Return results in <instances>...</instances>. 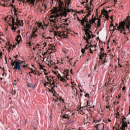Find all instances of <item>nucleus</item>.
I'll return each instance as SVG.
<instances>
[{
  "instance_id": "30",
  "label": "nucleus",
  "mask_w": 130,
  "mask_h": 130,
  "mask_svg": "<svg viewBox=\"0 0 130 130\" xmlns=\"http://www.w3.org/2000/svg\"><path fill=\"white\" fill-rule=\"evenodd\" d=\"M85 51H86V50L85 49H81V52L82 54H84V53H85Z\"/></svg>"
},
{
  "instance_id": "63",
  "label": "nucleus",
  "mask_w": 130,
  "mask_h": 130,
  "mask_svg": "<svg viewBox=\"0 0 130 130\" xmlns=\"http://www.w3.org/2000/svg\"><path fill=\"white\" fill-rule=\"evenodd\" d=\"M25 63V61H21V63Z\"/></svg>"
},
{
  "instance_id": "10",
  "label": "nucleus",
  "mask_w": 130,
  "mask_h": 130,
  "mask_svg": "<svg viewBox=\"0 0 130 130\" xmlns=\"http://www.w3.org/2000/svg\"><path fill=\"white\" fill-rule=\"evenodd\" d=\"M86 110H88V109L86 108V107L83 106L82 107H81L79 109V113L83 115V114H85V111Z\"/></svg>"
},
{
  "instance_id": "22",
  "label": "nucleus",
  "mask_w": 130,
  "mask_h": 130,
  "mask_svg": "<svg viewBox=\"0 0 130 130\" xmlns=\"http://www.w3.org/2000/svg\"><path fill=\"white\" fill-rule=\"evenodd\" d=\"M49 92H51L53 94V96H55V94H54V92H55V90H54V88L52 87L51 89L49 90Z\"/></svg>"
},
{
  "instance_id": "58",
  "label": "nucleus",
  "mask_w": 130,
  "mask_h": 130,
  "mask_svg": "<svg viewBox=\"0 0 130 130\" xmlns=\"http://www.w3.org/2000/svg\"><path fill=\"white\" fill-rule=\"evenodd\" d=\"M3 55V52H0V56H2Z\"/></svg>"
},
{
  "instance_id": "48",
  "label": "nucleus",
  "mask_w": 130,
  "mask_h": 130,
  "mask_svg": "<svg viewBox=\"0 0 130 130\" xmlns=\"http://www.w3.org/2000/svg\"><path fill=\"white\" fill-rule=\"evenodd\" d=\"M16 47H17V44L14 45L13 46V48H15Z\"/></svg>"
},
{
  "instance_id": "40",
  "label": "nucleus",
  "mask_w": 130,
  "mask_h": 130,
  "mask_svg": "<svg viewBox=\"0 0 130 130\" xmlns=\"http://www.w3.org/2000/svg\"><path fill=\"white\" fill-rule=\"evenodd\" d=\"M49 85H51V82H49H49H47V85H48V86H49Z\"/></svg>"
},
{
  "instance_id": "61",
  "label": "nucleus",
  "mask_w": 130,
  "mask_h": 130,
  "mask_svg": "<svg viewBox=\"0 0 130 130\" xmlns=\"http://www.w3.org/2000/svg\"><path fill=\"white\" fill-rule=\"evenodd\" d=\"M110 19H111V20H112V19H113V16H111V17H110Z\"/></svg>"
},
{
  "instance_id": "14",
  "label": "nucleus",
  "mask_w": 130,
  "mask_h": 130,
  "mask_svg": "<svg viewBox=\"0 0 130 130\" xmlns=\"http://www.w3.org/2000/svg\"><path fill=\"white\" fill-rule=\"evenodd\" d=\"M99 125H100V126H101V127H103V128H102V129H104V123H101V124H96V125H95V128H96V130H98V127L99 126Z\"/></svg>"
},
{
  "instance_id": "39",
  "label": "nucleus",
  "mask_w": 130,
  "mask_h": 130,
  "mask_svg": "<svg viewBox=\"0 0 130 130\" xmlns=\"http://www.w3.org/2000/svg\"><path fill=\"white\" fill-rule=\"evenodd\" d=\"M13 11H14V13H15V14H16V13H17V9H16V8H14Z\"/></svg>"
},
{
  "instance_id": "13",
  "label": "nucleus",
  "mask_w": 130,
  "mask_h": 130,
  "mask_svg": "<svg viewBox=\"0 0 130 130\" xmlns=\"http://www.w3.org/2000/svg\"><path fill=\"white\" fill-rule=\"evenodd\" d=\"M102 15H104V16H106V15H108V12L105 9H104V11L102 10V14L100 16V18H102Z\"/></svg>"
},
{
  "instance_id": "32",
  "label": "nucleus",
  "mask_w": 130,
  "mask_h": 130,
  "mask_svg": "<svg viewBox=\"0 0 130 130\" xmlns=\"http://www.w3.org/2000/svg\"><path fill=\"white\" fill-rule=\"evenodd\" d=\"M11 94H12V95H15L16 94V91L12 90L11 92Z\"/></svg>"
},
{
  "instance_id": "62",
  "label": "nucleus",
  "mask_w": 130,
  "mask_h": 130,
  "mask_svg": "<svg viewBox=\"0 0 130 130\" xmlns=\"http://www.w3.org/2000/svg\"><path fill=\"white\" fill-rule=\"evenodd\" d=\"M88 0H86L85 2V3L88 4Z\"/></svg>"
},
{
  "instance_id": "52",
  "label": "nucleus",
  "mask_w": 130,
  "mask_h": 130,
  "mask_svg": "<svg viewBox=\"0 0 130 130\" xmlns=\"http://www.w3.org/2000/svg\"><path fill=\"white\" fill-rule=\"evenodd\" d=\"M77 95H78V92H76L75 93H74V96H77Z\"/></svg>"
},
{
  "instance_id": "31",
  "label": "nucleus",
  "mask_w": 130,
  "mask_h": 130,
  "mask_svg": "<svg viewBox=\"0 0 130 130\" xmlns=\"http://www.w3.org/2000/svg\"><path fill=\"white\" fill-rule=\"evenodd\" d=\"M99 67V64H96L94 66V70L96 71V69H97V67Z\"/></svg>"
},
{
  "instance_id": "45",
  "label": "nucleus",
  "mask_w": 130,
  "mask_h": 130,
  "mask_svg": "<svg viewBox=\"0 0 130 130\" xmlns=\"http://www.w3.org/2000/svg\"><path fill=\"white\" fill-rule=\"evenodd\" d=\"M111 26H110V28L111 29V27H114V24L113 23H111V25H110Z\"/></svg>"
},
{
  "instance_id": "6",
  "label": "nucleus",
  "mask_w": 130,
  "mask_h": 130,
  "mask_svg": "<svg viewBox=\"0 0 130 130\" xmlns=\"http://www.w3.org/2000/svg\"><path fill=\"white\" fill-rule=\"evenodd\" d=\"M57 3L58 4V7L59 8H57L58 12H59L60 13H62L63 8L64 7V4L63 3V2L61 1V0H58Z\"/></svg>"
},
{
  "instance_id": "59",
  "label": "nucleus",
  "mask_w": 130,
  "mask_h": 130,
  "mask_svg": "<svg viewBox=\"0 0 130 130\" xmlns=\"http://www.w3.org/2000/svg\"><path fill=\"white\" fill-rule=\"evenodd\" d=\"M90 53H93V52L92 51V50L91 49H90Z\"/></svg>"
},
{
  "instance_id": "21",
  "label": "nucleus",
  "mask_w": 130,
  "mask_h": 130,
  "mask_svg": "<svg viewBox=\"0 0 130 130\" xmlns=\"http://www.w3.org/2000/svg\"><path fill=\"white\" fill-rule=\"evenodd\" d=\"M96 19L93 18V15L92 17V20L89 19V23L90 24H95V21Z\"/></svg>"
},
{
  "instance_id": "41",
  "label": "nucleus",
  "mask_w": 130,
  "mask_h": 130,
  "mask_svg": "<svg viewBox=\"0 0 130 130\" xmlns=\"http://www.w3.org/2000/svg\"><path fill=\"white\" fill-rule=\"evenodd\" d=\"M77 20H78V21H79V22H80V23H82V20L80 19V18H79V17L77 18Z\"/></svg>"
},
{
  "instance_id": "42",
  "label": "nucleus",
  "mask_w": 130,
  "mask_h": 130,
  "mask_svg": "<svg viewBox=\"0 0 130 130\" xmlns=\"http://www.w3.org/2000/svg\"><path fill=\"white\" fill-rule=\"evenodd\" d=\"M85 97H87V98H88V97H89V94L86 93V94H85Z\"/></svg>"
},
{
  "instance_id": "38",
  "label": "nucleus",
  "mask_w": 130,
  "mask_h": 130,
  "mask_svg": "<svg viewBox=\"0 0 130 130\" xmlns=\"http://www.w3.org/2000/svg\"><path fill=\"white\" fill-rule=\"evenodd\" d=\"M105 18L107 19V20H109V17H108V15H106L105 16Z\"/></svg>"
},
{
  "instance_id": "47",
  "label": "nucleus",
  "mask_w": 130,
  "mask_h": 130,
  "mask_svg": "<svg viewBox=\"0 0 130 130\" xmlns=\"http://www.w3.org/2000/svg\"><path fill=\"white\" fill-rule=\"evenodd\" d=\"M122 91H124L125 90V86H123L122 88Z\"/></svg>"
},
{
  "instance_id": "37",
  "label": "nucleus",
  "mask_w": 130,
  "mask_h": 130,
  "mask_svg": "<svg viewBox=\"0 0 130 130\" xmlns=\"http://www.w3.org/2000/svg\"><path fill=\"white\" fill-rule=\"evenodd\" d=\"M42 37L45 38V32H43L42 35Z\"/></svg>"
},
{
  "instance_id": "19",
  "label": "nucleus",
  "mask_w": 130,
  "mask_h": 130,
  "mask_svg": "<svg viewBox=\"0 0 130 130\" xmlns=\"http://www.w3.org/2000/svg\"><path fill=\"white\" fill-rule=\"evenodd\" d=\"M31 70L32 71L30 72H29V75L30 77H32V75H31V74H34L35 75H36L37 73H36V72H35V70H33V69H31Z\"/></svg>"
},
{
  "instance_id": "1",
  "label": "nucleus",
  "mask_w": 130,
  "mask_h": 130,
  "mask_svg": "<svg viewBox=\"0 0 130 130\" xmlns=\"http://www.w3.org/2000/svg\"><path fill=\"white\" fill-rule=\"evenodd\" d=\"M84 28H86V29H84L83 31H85V35L83 37V39L84 40H86V43L88 44L86 46V48L88 49V46H89V41L91 39V36L90 33H92L90 30H91V27H92V25L89 23V21L87 22H86V25L84 24L83 25Z\"/></svg>"
},
{
  "instance_id": "34",
  "label": "nucleus",
  "mask_w": 130,
  "mask_h": 130,
  "mask_svg": "<svg viewBox=\"0 0 130 130\" xmlns=\"http://www.w3.org/2000/svg\"><path fill=\"white\" fill-rule=\"evenodd\" d=\"M49 63L51 65V66H53V64H55V63L53 62V61H49Z\"/></svg>"
},
{
  "instance_id": "18",
  "label": "nucleus",
  "mask_w": 130,
  "mask_h": 130,
  "mask_svg": "<svg viewBox=\"0 0 130 130\" xmlns=\"http://www.w3.org/2000/svg\"><path fill=\"white\" fill-rule=\"evenodd\" d=\"M20 61L18 60V59H16L14 61V60H12L11 64L12 66H15V63H17V62H20Z\"/></svg>"
},
{
  "instance_id": "28",
  "label": "nucleus",
  "mask_w": 130,
  "mask_h": 130,
  "mask_svg": "<svg viewBox=\"0 0 130 130\" xmlns=\"http://www.w3.org/2000/svg\"><path fill=\"white\" fill-rule=\"evenodd\" d=\"M60 26L61 25H60V26H58L57 24H54V27L56 28V30H58V29H59V28H60Z\"/></svg>"
},
{
  "instance_id": "16",
  "label": "nucleus",
  "mask_w": 130,
  "mask_h": 130,
  "mask_svg": "<svg viewBox=\"0 0 130 130\" xmlns=\"http://www.w3.org/2000/svg\"><path fill=\"white\" fill-rule=\"evenodd\" d=\"M70 117H71V115H70V114L68 112H66L63 116V118L68 119H70Z\"/></svg>"
},
{
  "instance_id": "54",
  "label": "nucleus",
  "mask_w": 130,
  "mask_h": 130,
  "mask_svg": "<svg viewBox=\"0 0 130 130\" xmlns=\"http://www.w3.org/2000/svg\"><path fill=\"white\" fill-rule=\"evenodd\" d=\"M85 4H86V2L85 1L82 3V5H85Z\"/></svg>"
},
{
  "instance_id": "64",
  "label": "nucleus",
  "mask_w": 130,
  "mask_h": 130,
  "mask_svg": "<svg viewBox=\"0 0 130 130\" xmlns=\"http://www.w3.org/2000/svg\"><path fill=\"white\" fill-rule=\"evenodd\" d=\"M5 60H6V62H7V56H5Z\"/></svg>"
},
{
  "instance_id": "2",
  "label": "nucleus",
  "mask_w": 130,
  "mask_h": 130,
  "mask_svg": "<svg viewBox=\"0 0 130 130\" xmlns=\"http://www.w3.org/2000/svg\"><path fill=\"white\" fill-rule=\"evenodd\" d=\"M47 25H46V26L43 27V25H42V23L41 22H37V24L36 25L35 27L34 28V30H32V32H31L30 36L29 38V45H31V41L32 40V38H36L38 36L37 35V34H36V31L39 28H42L43 30H44L45 29H46Z\"/></svg>"
},
{
  "instance_id": "9",
  "label": "nucleus",
  "mask_w": 130,
  "mask_h": 130,
  "mask_svg": "<svg viewBox=\"0 0 130 130\" xmlns=\"http://www.w3.org/2000/svg\"><path fill=\"white\" fill-rule=\"evenodd\" d=\"M11 19H12V30H16V27H15V25H16V23L15 22V19L13 18L12 16L9 17V22H11Z\"/></svg>"
},
{
  "instance_id": "35",
  "label": "nucleus",
  "mask_w": 130,
  "mask_h": 130,
  "mask_svg": "<svg viewBox=\"0 0 130 130\" xmlns=\"http://www.w3.org/2000/svg\"><path fill=\"white\" fill-rule=\"evenodd\" d=\"M52 85H55V82H54V81H53L52 83V84H51H51L49 86V87H51V86Z\"/></svg>"
},
{
  "instance_id": "25",
  "label": "nucleus",
  "mask_w": 130,
  "mask_h": 130,
  "mask_svg": "<svg viewBox=\"0 0 130 130\" xmlns=\"http://www.w3.org/2000/svg\"><path fill=\"white\" fill-rule=\"evenodd\" d=\"M101 26V21L100 20V19H98V27H100Z\"/></svg>"
},
{
  "instance_id": "5",
  "label": "nucleus",
  "mask_w": 130,
  "mask_h": 130,
  "mask_svg": "<svg viewBox=\"0 0 130 130\" xmlns=\"http://www.w3.org/2000/svg\"><path fill=\"white\" fill-rule=\"evenodd\" d=\"M92 10V8H89V7L87 8V11H88V14L85 16V17H84L82 20H81V24L82 25V26H85V23H88V17L90 15V13H91V10Z\"/></svg>"
},
{
  "instance_id": "26",
  "label": "nucleus",
  "mask_w": 130,
  "mask_h": 130,
  "mask_svg": "<svg viewBox=\"0 0 130 130\" xmlns=\"http://www.w3.org/2000/svg\"><path fill=\"white\" fill-rule=\"evenodd\" d=\"M68 2H66V4L68 5V7H70V4H71V0H66Z\"/></svg>"
},
{
  "instance_id": "50",
  "label": "nucleus",
  "mask_w": 130,
  "mask_h": 130,
  "mask_svg": "<svg viewBox=\"0 0 130 130\" xmlns=\"http://www.w3.org/2000/svg\"><path fill=\"white\" fill-rule=\"evenodd\" d=\"M116 117H118V116H119V113L117 112V114H116Z\"/></svg>"
},
{
  "instance_id": "36",
  "label": "nucleus",
  "mask_w": 130,
  "mask_h": 130,
  "mask_svg": "<svg viewBox=\"0 0 130 130\" xmlns=\"http://www.w3.org/2000/svg\"><path fill=\"white\" fill-rule=\"evenodd\" d=\"M69 72H70V70H69V69H67V70L64 71V72L66 73L67 75L68 74H69Z\"/></svg>"
},
{
  "instance_id": "33",
  "label": "nucleus",
  "mask_w": 130,
  "mask_h": 130,
  "mask_svg": "<svg viewBox=\"0 0 130 130\" xmlns=\"http://www.w3.org/2000/svg\"><path fill=\"white\" fill-rule=\"evenodd\" d=\"M47 71L46 70H45L44 71V74L45 75V76H47V75H48V73L46 72Z\"/></svg>"
},
{
  "instance_id": "49",
  "label": "nucleus",
  "mask_w": 130,
  "mask_h": 130,
  "mask_svg": "<svg viewBox=\"0 0 130 130\" xmlns=\"http://www.w3.org/2000/svg\"><path fill=\"white\" fill-rule=\"evenodd\" d=\"M113 43H114L115 44H116V43H116V42H115V40H113Z\"/></svg>"
},
{
  "instance_id": "56",
  "label": "nucleus",
  "mask_w": 130,
  "mask_h": 130,
  "mask_svg": "<svg viewBox=\"0 0 130 130\" xmlns=\"http://www.w3.org/2000/svg\"><path fill=\"white\" fill-rule=\"evenodd\" d=\"M108 121H109V122H111V120H110V119H108Z\"/></svg>"
},
{
  "instance_id": "8",
  "label": "nucleus",
  "mask_w": 130,
  "mask_h": 130,
  "mask_svg": "<svg viewBox=\"0 0 130 130\" xmlns=\"http://www.w3.org/2000/svg\"><path fill=\"white\" fill-rule=\"evenodd\" d=\"M21 66H22V63H21V62H17V63H15L13 67H14V70L21 71Z\"/></svg>"
},
{
  "instance_id": "7",
  "label": "nucleus",
  "mask_w": 130,
  "mask_h": 130,
  "mask_svg": "<svg viewBox=\"0 0 130 130\" xmlns=\"http://www.w3.org/2000/svg\"><path fill=\"white\" fill-rule=\"evenodd\" d=\"M69 31H58L57 34V36H58V37H61V38H67L68 37V34H70Z\"/></svg>"
},
{
  "instance_id": "23",
  "label": "nucleus",
  "mask_w": 130,
  "mask_h": 130,
  "mask_svg": "<svg viewBox=\"0 0 130 130\" xmlns=\"http://www.w3.org/2000/svg\"><path fill=\"white\" fill-rule=\"evenodd\" d=\"M65 11L66 12V13H71L72 12H74V10H73L72 9H69V8H68V9H65Z\"/></svg>"
},
{
  "instance_id": "43",
  "label": "nucleus",
  "mask_w": 130,
  "mask_h": 130,
  "mask_svg": "<svg viewBox=\"0 0 130 130\" xmlns=\"http://www.w3.org/2000/svg\"><path fill=\"white\" fill-rule=\"evenodd\" d=\"M54 69L55 70H57L58 69V68L57 67V66H56L55 64H54Z\"/></svg>"
},
{
  "instance_id": "3",
  "label": "nucleus",
  "mask_w": 130,
  "mask_h": 130,
  "mask_svg": "<svg viewBox=\"0 0 130 130\" xmlns=\"http://www.w3.org/2000/svg\"><path fill=\"white\" fill-rule=\"evenodd\" d=\"M106 53H104V49L101 48V52L100 56V60L99 61V63L100 64H104V63H106V62H107V61L105 59H106Z\"/></svg>"
},
{
  "instance_id": "20",
  "label": "nucleus",
  "mask_w": 130,
  "mask_h": 130,
  "mask_svg": "<svg viewBox=\"0 0 130 130\" xmlns=\"http://www.w3.org/2000/svg\"><path fill=\"white\" fill-rule=\"evenodd\" d=\"M16 21L20 26H22V24L23 25L24 23H23V20H19V19L17 18Z\"/></svg>"
},
{
  "instance_id": "24",
  "label": "nucleus",
  "mask_w": 130,
  "mask_h": 130,
  "mask_svg": "<svg viewBox=\"0 0 130 130\" xmlns=\"http://www.w3.org/2000/svg\"><path fill=\"white\" fill-rule=\"evenodd\" d=\"M84 107H86V108H87V109H88V108H91V106H90V103H89V101L87 102V105L85 106H84Z\"/></svg>"
},
{
  "instance_id": "46",
  "label": "nucleus",
  "mask_w": 130,
  "mask_h": 130,
  "mask_svg": "<svg viewBox=\"0 0 130 130\" xmlns=\"http://www.w3.org/2000/svg\"><path fill=\"white\" fill-rule=\"evenodd\" d=\"M28 87H33V84H29L28 85Z\"/></svg>"
},
{
  "instance_id": "55",
  "label": "nucleus",
  "mask_w": 130,
  "mask_h": 130,
  "mask_svg": "<svg viewBox=\"0 0 130 130\" xmlns=\"http://www.w3.org/2000/svg\"><path fill=\"white\" fill-rule=\"evenodd\" d=\"M23 68H26L27 67V65L24 64L22 66Z\"/></svg>"
},
{
  "instance_id": "4",
  "label": "nucleus",
  "mask_w": 130,
  "mask_h": 130,
  "mask_svg": "<svg viewBox=\"0 0 130 130\" xmlns=\"http://www.w3.org/2000/svg\"><path fill=\"white\" fill-rule=\"evenodd\" d=\"M121 125V126H120ZM121 130H125V127L127 128V122H126V119L123 117L120 121V123L119 125Z\"/></svg>"
},
{
  "instance_id": "12",
  "label": "nucleus",
  "mask_w": 130,
  "mask_h": 130,
  "mask_svg": "<svg viewBox=\"0 0 130 130\" xmlns=\"http://www.w3.org/2000/svg\"><path fill=\"white\" fill-rule=\"evenodd\" d=\"M54 100H55V102H57L58 100H59V101H62L63 103H64V100L61 99V96L58 98L57 96H55V99H54Z\"/></svg>"
},
{
  "instance_id": "15",
  "label": "nucleus",
  "mask_w": 130,
  "mask_h": 130,
  "mask_svg": "<svg viewBox=\"0 0 130 130\" xmlns=\"http://www.w3.org/2000/svg\"><path fill=\"white\" fill-rule=\"evenodd\" d=\"M36 1V0H27L26 3H27V4H28V5H32V6H34V5H35L34 2ZM38 1H41V0H38Z\"/></svg>"
},
{
  "instance_id": "17",
  "label": "nucleus",
  "mask_w": 130,
  "mask_h": 130,
  "mask_svg": "<svg viewBox=\"0 0 130 130\" xmlns=\"http://www.w3.org/2000/svg\"><path fill=\"white\" fill-rule=\"evenodd\" d=\"M46 78H47V81H49L50 83H51V82L53 81V79H50V78H54V77H53L52 75H51L50 76H46Z\"/></svg>"
},
{
  "instance_id": "44",
  "label": "nucleus",
  "mask_w": 130,
  "mask_h": 130,
  "mask_svg": "<svg viewBox=\"0 0 130 130\" xmlns=\"http://www.w3.org/2000/svg\"><path fill=\"white\" fill-rule=\"evenodd\" d=\"M40 45L39 44H38L37 46H36V47L37 48H38V49H39L40 47H39Z\"/></svg>"
},
{
  "instance_id": "51",
  "label": "nucleus",
  "mask_w": 130,
  "mask_h": 130,
  "mask_svg": "<svg viewBox=\"0 0 130 130\" xmlns=\"http://www.w3.org/2000/svg\"><path fill=\"white\" fill-rule=\"evenodd\" d=\"M11 7L14 9V8H16V6H14L13 4H11Z\"/></svg>"
},
{
  "instance_id": "27",
  "label": "nucleus",
  "mask_w": 130,
  "mask_h": 130,
  "mask_svg": "<svg viewBox=\"0 0 130 130\" xmlns=\"http://www.w3.org/2000/svg\"><path fill=\"white\" fill-rule=\"evenodd\" d=\"M22 39V38L21 37V35H19L17 37V40L18 41H20V40Z\"/></svg>"
},
{
  "instance_id": "29",
  "label": "nucleus",
  "mask_w": 130,
  "mask_h": 130,
  "mask_svg": "<svg viewBox=\"0 0 130 130\" xmlns=\"http://www.w3.org/2000/svg\"><path fill=\"white\" fill-rule=\"evenodd\" d=\"M60 81L61 82H67V80L62 77L60 78Z\"/></svg>"
},
{
  "instance_id": "57",
  "label": "nucleus",
  "mask_w": 130,
  "mask_h": 130,
  "mask_svg": "<svg viewBox=\"0 0 130 130\" xmlns=\"http://www.w3.org/2000/svg\"><path fill=\"white\" fill-rule=\"evenodd\" d=\"M70 73H71V74H73V69H71V70H70Z\"/></svg>"
},
{
  "instance_id": "53",
  "label": "nucleus",
  "mask_w": 130,
  "mask_h": 130,
  "mask_svg": "<svg viewBox=\"0 0 130 130\" xmlns=\"http://www.w3.org/2000/svg\"><path fill=\"white\" fill-rule=\"evenodd\" d=\"M44 87H46L47 86V83H44Z\"/></svg>"
},
{
  "instance_id": "60",
  "label": "nucleus",
  "mask_w": 130,
  "mask_h": 130,
  "mask_svg": "<svg viewBox=\"0 0 130 130\" xmlns=\"http://www.w3.org/2000/svg\"><path fill=\"white\" fill-rule=\"evenodd\" d=\"M14 57L15 58H17L18 57V55H17L16 56H14Z\"/></svg>"
},
{
  "instance_id": "11",
  "label": "nucleus",
  "mask_w": 130,
  "mask_h": 130,
  "mask_svg": "<svg viewBox=\"0 0 130 130\" xmlns=\"http://www.w3.org/2000/svg\"><path fill=\"white\" fill-rule=\"evenodd\" d=\"M59 15H56L55 16H51L50 18H54L55 19V22H60V19H57L56 18H58L59 17Z\"/></svg>"
}]
</instances>
